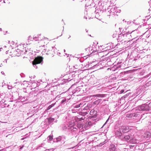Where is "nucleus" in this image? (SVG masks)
<instances>
[{
    "label": "nucleus",
    "mask_w": 151,
    "mask_h": 151,
    "mask_svg": "<svg viewBox=\"0 0 151 151\" xmlns=\"http://www.w3.org/2000/svg\"><path fill=\"white\" fill-rule=\"evenodd\" d=\"M43 145H43V144H41V145H40V146H38V147H37V148H39V147H43Z\"/></svg>",
    "instance_id": "31"
},
{
    "label": "nucleus",
    "mask_w": 151,
    "mask_h": 151,
    "mask_svg": "<svg viewBox=\"0 0 151 151\" xmlns=\"http://www.w3.org/2000/svg\"><path fill=\"white\" fill-rule=\"evenodd\" d=\"M70 37H71L70 35H69V37H68V39H69L70 38Z\"/></svg>",
    "instance_id": "39"
},
{
    "label": "nucleus",
    "mask_w": 151,
    "mask_h": 151,
    "mask_svg": "<svg viewBox=\"0 0 151 151\" xmlns=\"http://www.w3.org/2000/svg\"><path fill=\"white\" fill-rule=\"evenodd\" d=\"M68 102V101L65 98H63L61 101V104L64 105L66 104Z\"/></svg>",
    "instance_id": "14"
},
{
    "label": "nucleus",
    "mask_w": 151,
    "mask_h": 151,
    "mask_svg": "<svg viewBox=\"0 0 151 151\" xmlns=\"http://www.w3.org/2000/svg\"><path fill=\"white\" fill-rule=\"evenodd\" d=\"M40 35L39 34L38 35H37L35 36H34L33 37H32L31 36H29V40L32 41L35 40L36 41L41 40L42 39L39 37Z\"/></svg>",
    "instance_id": "7"
},
{
    "label": "nucleus",
    "mask_w": 151,
    "mask_h": 151,
    "mask_svg": "<svg viewBox=\"0 0 151 151\" xmlns=\"http://www.w3.org/2000/svg\"><path fill=\"white\" fill-rule=\"evenodd\" d=\"M66 139V137L64 135L60 136L54 139V141L58 142L60 141H64Z\"/></svg>",
    "instance_id": "6"
},
{
    "label": "nucleus",
    "mask_w": 151,
    "mask_h": 151,
    "mask_svg": "<svg viewBox=\"0 0 151 151\" xmlns=\"http://www.w3.org/2000/svg\"><path fill=\"white\" fill-rule=\"evenodd\" d=\"M1 73L2 74H3V75H4V72L3 71H1Z\"/></svg>",
    "instance_id": "36"
},
{
    "label": "nucleus",
    "mask_w": 151,
    "mask_h": 151,
    "mask_svg": "<svg viewBox=\"0 0 151 151\" xmlns=\"http://www.w3.org/2000/svg\"><path fill=\"white\" fill-rule=\"evenodd\" d=\"M5 60V62H6V63H7V60Z\"/></svg>",
    "instance_id": "40"
},
{
    "label": "nucleus",
    "mask_w": 151,
    "mask_h": 151,
    "mask_svg": "<svg viewBox=\"0 0 151 151\" xmlns=\"http://www.w3.org/2000/svg\"><path fill=\"white\" fill-rule=\"evenodd\" d=\"M135 110V112L134 113V117L139 118L140 116V114H139V110L137 109V108Z\"/></svg>",
    "instance_id": "13"
},
{
    "label": "nucleus",
    "mask_w": 151,
    "mask_h": 151,
    "mask_svg": "<svg viewBox=\"0 0 151 151\" xmlns=\"http://www.w3.org/2000/svg\"><path fill=\"white\" fill-rule=\"evenodd\" d=\"M101 10L100 8L99 9L98 8L96 10V11H95V12H96L97 13H99V12H101Z\"/></svg>",
    "instance_id": "27"
},
{
    "label": "nucleus",
    "mask_w": 151,
    "mask_h": 151,
    "mask_svg": "<svg viewBox=\"0 0 151 151\" xmlns=\"http://www.w3.org/2000/svg\"><path fill=\"white\" fill-rule=\"evenodd\" d=\"M2 65V64H1V65H0V67L1 66V65Z\"/></svg>",
    "instance_id": "45"
},
{
    "label": "nucleus",
    "mask_w": 151,
    "mask_h": 151,
    "mask_svg": "<svg viewBox=\"0 0 151 151\" xmlns=\"http://www.w3.org/2000/svg\"><path fill=\"white\" fill-rule=\"evenodd\" d=\"M86 32H88V30H87V29H86Z\"/></svg>",
    "instance_id": "37"
},
{
    "label": "nucleus",
    "mask_w": 151,
    "mask_h": 151,
    "mask_svg": "<svg viewBox=\"0 0 151 151\" xmlns=\"http://www.w3.org/2000/svg\"><path fill=\"white\" fill-rule=\"evenodd\" d=\"M78 121L81 122H82V121H84V119H85V117L84 116H83L81 117H80V116H78Z\"/></svg>",
    "instance_id": "18"
},
{
    "label": "nucleus",
    "mask_w": 151,
    "mask_h": 151,
    "mask_svg": "<svg viewBox=\"0 0 151 151\" xmlns=\"http://www.w3.org/2000/svg\"><path fill=\"white\" fill-rule=\"evenodd\" d=\"M2 49V48L1 47L0 48V50H1V49Z\"/></svg>",
    "instance_id": "44"
},
{
    "label": "nucleus",
    "mask_w": 151,
    "mask_h": 151,
    "mask_svg": "<svg viewBox=\"0 0 151 151\" xmlns=\"http://www.w3.org/2000/svg\"><path fill=\"white\" fill-rule=\"evenodd\" d=\"M125 40V37H124V34L121 33L118 35V37L117 39L119 41L121 42Z\"/></svg>",
    "instance_id": "10"
},
{
    "label": "nucleus",
    "mask_w": 151,
    "mask_h": 151,
    "mask_svg": "<svg viewBox=\"0 0 151 151\" xmlns=\"http://www.w3.org/2000/svg\"><path fill=\"white\" fill-rule=\"evenodd\" d=\"M116 149V146L113 144H111L109 146L110 151H115Z\"/></svg>",
    "instance_id": "11"
},
{
    "label": "nucleus",
    "mask_w": 151,
    "mask_h": 151,
    "mask_svg": "<svg viewBox=\"0 0 151 151\" xmlns=\"http://www.w3.org/2000/svg\"><path fill=\"white\" fill-rule=\"evenodd\" d=\"M80 125L79 124H78V125H77V127H80Z\"/></svg>",
    "instance_id": "38"
},
{
    "label": "nucleus",
    "mask_w": 151,
    "mask_h": 151,
    "mask_svg": "<svg viewBox=\"0 0 151 151\" xmlns=\"http://www.w3.org/2000/svg\"><path fill=\"white\" fill-rule=\"evenodd\" d=\"M148 3L149 4L150 6H151V0H150L149 1Z\"/></svg>",
    "instance_id": "34"
},
{
    "label": "nucleus",
    "mask_w": 151,
    "mask_h": 151,
    "mask_svg": "<svg viewBox=\"0 0 151 151\" xmlns=\"http://www.w3.org/2000/svg\"><path fill=\"white\" fill-rule=\"evenodd\" d=\"M53 136L49 135L48 137V139L49 140H51L52 139Z\"/></svg>",
    "instance_id": "26"
},
{
    "label": "nucleus",
    "mask_w": 151,
    "mask_h": 151,
    "mask_svg": "<svg viewBox=\"0 0 151 151\" xmlns=\"http://www.w3.org/2000/svg\"><path fill=\"white\" fill-rule=\"evenodd\" d=\"M87 114V112H81L80 113V114H81V115H82L83 116H84L85 115H86Z\"/></svg>",
    "instance_id": "25"
},
{
    "label": "nucleus",
    "mask_w": 151,
    "mask_h": 151,
    "mask_svg": "<svg viewBox=\"0 0 151 151\" xmlns=\"http://www.w3.org/2000/svg\"><path fill=\"white\" fill-rule=\"evenodd\" d=\"M68 129L71 130L72 132H76L77 129L76 128L74 127L73 126H71L68 128Z\"/></svg>",
    "instance_id": "15"
},
{
    "label": "nucleus",
    "mask_w": 151,
    "mask_h": 151,
    "mask_svg": "<svg viewBox=\"0 0 151 151\" xmlns=\"http://www.w3.org/2000/svg\"><path fill=\"white\" fill-rule=\"evenodd\" d=\"M110 13H112V14H113V13L114 14L116 13H120L121 10L118 7H114V8H111L110 10Z\"/></svg>",
    "instance_id": "8"
},
{
    "label": "nucleus",
    "mask_w": 151,
    "mask_h": 151,
    "mask_svg": "<svg viewBox=\"0 0 151 151\" xmlns=\"http://www.w3.org/2000/svg\"><path fill=\"white\" fill-rule=\"evenodd\" d=\"M54 150L53 148H51L50 149H47L45 150V151H53Z\"/></svg>",
    "instance_id": "29"
},
{
    "label": "nucleus",
    "mask_w": 151,
    "mask_h": 151,
    "mask_svg": "<svg viewBox=\"0 0 151 151\" xmlns=\"http://www.w3.org/2000/svg\"><path fill=\"white\" fill-rule=\"evenodd\" d=\"M5 60V62H6V63H7V60Z\"/></svg>",
    "instance_id": "41"
},
{
    "label": "nucleus",
    "mask_w": 151,
    "mask_h": 151,
    "mask_svg": "<svg viewBox=\"0 0 151 151\" xmlns=\"http://www.w3.org/2000/svg\"><path fill=\"white\" fill-rule=\"evenodd\" d=\"M132 32H126L124 34V37H125V40H124V42H125L127 41H129L130 40H132V37L130 33Z\"/></svg>",
    "instance_id": "4"
},
{
    "label": "nucleus",
    "mask_w": 151,
    "mask_h": 151,
    "mask_svg": "<svg viewBox=\"0 0 151 151\" xmlns=\"http://www.w3.org/2000/svg\"><path fill=\"white\" fill-rule=\"evenodd\" d=\"M148 105V106H149V108L150 107L151 108V102Z\"/></svg>",
    "instance_id": "32"
},
{
    "label": "nucleus",
    "mask_w": 151,
    "mask_h": 151,
    "mask_svg": "<svg viewBox=\"0 0 151 151\" xmlns=\"http://www.w3.org/2000/svg\"><path fill=\"white\" fill-rule=\"evenodd\" d=\"M122 132L119 130L115 132L116 136L119 137L122 141H125L132 144H136L138 142V140L136 138L134 135L132 134H128L127 135L122 134Z\"/></svg>",
    "instance_id": "1"
},
{
    "label": "nucleus",
    "mask_w": 151,
    "mask_h": 151,
    "mask_svg": "<svg viewBox=\"0 0 151 151\" xmlns=\"http://www.w3.org/2000/svg\"><path fill=\"white\" fill-rule=\"evenodd\" d=\"M127 116L128 117H134V113L128 114L127 115Z\"/></svg>",
    "instance_id": "19"
},
{
    "label": "nucleus",
    "mask_w": 151,
    "mask_h": 151,
    "mask_svg": "<svg viewBox=\"0 0 151 151\" xmlns=\"http://www.w3.org/2000/svg\"><path fill=\"white\" fill-rule=\"evenodd\" d=\"M84 106L83 103H81L78 104H74L73 106V108L72 109V111L75 110V109L78 108L79 107H82Z\"/></svg>",
    "instance_id": "9"
},
{
    "label": "nucleus",
    "mask_w": 151,
    "mask_h": 151,
    "mask_svg": "<svg viewBox=\"0 0 151 151\" xmlns=\"http://www.w3.org/2000/svg\"><path fill=\"white\" fill-rule=\"evenodd\" d=\"M144 136L145 139H148L150 137L151 133L149 132H146L144 134Z\"/></svg>",
    "instance_id": "12"
},
{
    "label": "nucleus",
    "mask_w": 151,
    "mask_h": 151,
    "mask_svg": "<svg viewBox=\"0 0 151 151\" xmlns=\"http://www.w3.org/2000/svg\"><path fill=\"white\" fill-rule=\"evenodd\" d=\"M137 109L139 111H147L149 110V106L148 104H142L137 107Z\"/></svg>",
    "instance_id": "3"
},
{
    "label": "nucleus",
    "mask_w": 151,
    "mask_h": 151,
    "mask_svg": "<svg viewBox=\"0 0 151 151\" xmlns=\"http://www.w3.org/2000/svg\"><path fill=\"white\" fill-rule=\"evenodd\" d=\"M118 35L117 34V32L116 31H115L114 33V34L112 35V37L113 38L116 37V36Z\"/></svg>",
    "instance_id": "24"
},
{
    "label": "nucleus",
    "mask_w": 151,
    "mask_h": 151,
    "mask_svg": "<svg viewBox=\"0 0 151 151\" xmlns=\"http://www.w3.org/2000/svg\"><path fill=\"white\" fill-rule=\"evenodd\" d=\"M64 52H65V50H64Z\"/></svg>",
    "instance_id": "43"
},
{
    "label": "nucleus",
    "mask_w": 151,
    "mask_h": 151,
    "mask_svg": "<svg viewBox=\"0 0 151 151\" xmlns=\"http://www.w3.org/2000/svg\"><path fill=\"white\" fill-rule=\"evenodd\" d=\"M35 77V76H33V78H34Z\"/></svg>",
    "instance_id": "46"
},
{
    "label": "nucleus",
    "mask_w": 151,
    "mask_h": 151,
    "mask_svg": "<svg viewBox=\"0 0 151 151\" xmlns=\"http://www.w3.org/2000/svg\"><path fill=\"white\" fill-rule=\"evenodd\" d=\"M93 96L97 97H104V96L103 95L98 94L96 95H94Z\"/></svg>",
    "instance_id": "23"
},
{
    "label": "nucleus",
    "mask_w": 151,
    "mask_h": 151,
    "mask_svg": "<svg viewBox=\"0 0 151 151\" xmlns=\"http://www.w3.org/2000/svg\"><path fill=\"white\" fill-rule=\"evenodd\" d=\"M1 29L0 28V31H1Z\"/></svg>",
    "instance_id": "47"
},
{
    "label": "nucleus",
    "mask_w": 151,
    "mask_h": 151,
    "mask_svg": "<svg viewBox=\"0 0 151 151\" xmlns=\"http://www.w3.org/2000/svg\"><path fill=\"white\" fill-rule=\"evenodd\" d=\"M4 47H6V46L5 45V46Z\"/></svg>",
    "instance_id": "42"
},
{
    "label": "nucleus",
    "mask_w": 151,
    "mask_h": 151,
    "mask_svg": "<svg viewBox=\"0 0 151 151\" xmlns=\"http://www.w3.org/2000/svg\"><path fill=\"white\" fill-rule=\"evenodd\" d=\"M91 1H87L85 5V6L88 7L89 6H91Z\"/></svg>",
    "instance_id": "16"
},
{
    "label": "nucleus",
    "mask_w": 151,
    "mask_h": 151,
    "mask_svg": "<svg viewBox=\"0 0 151 151\" xmlns=\"http://www.w3.org/2000/svg\"><path fill=\"white\" fill-rule=\"evenodd\" d=\"M52 49H53V47H52Z\"/></svg>",
    "instance_id": "48"
},
{
    "label": "nucleus",
    "mask_w": 151,
    "mask_h": 151,
    "mask_svg": "<svg viewBox=\"0 0 151 151\" xmlns=\"http://www.w3.org/2000/svg\"><path fill=\"white\" fill-rule=\"evenodd\" d=\"M95 80H94V81L93 82V83H94V84H96L97 83V82L96 81V79H95Z\"/></svg>",
    "instance_id": "33"
},
{
    "label": "nucleus",
    "mask_w": 151,
    "mask_h": 151,
    "mask_svg": "<svg viewBox=\"0 0 151 151\" xmlns=\"http://www.w3.org/2000/svg\"><path fill=\"white\" fill-rule=\"evenodd\" d=\"M12 86L8 85V88L9 89H11L12 88Z\"/></svg>",
    "instance_id": "30"
},
{
    "label": "nucleus",
    "mask_w": 151,
    "mask_h": 151,
    "mask_svg": "<svg viewBox=\"0 0 151 151\" xmlns=\"http://www.w3.org/2000/svg\"><path fill=\"white\" fill-rule=\"evenodd\" d=\"M102 101V99H98L94 102V103L95 104L98 105L99 103H101Z\"/></svg>",
    "instance_id": "17"
},
{
    "label": "nucleus",
    "mask_w": 151,
    "mask_h": 151,
    "mask_svg": "<svg viewBox=\"0 0 151 151\" xmlns=\"http://www.w3.org/2000/svg\"><path fill=\"white\" fill-rule=\"evenodd\" d=\"M43 61V58L42 57L40 56L36 58L32 62V65L33 66L36 68L37 67V65Z\"/></svg>",
    "instance_id": "2"
},
{
    "label": "nucleus",
    "mask_w": 151,
    "mask_h": 151,
    "mask_svg": "<svg viewBox=\"0 0 151 151\" xmlns=\"http://www.w3.org/2000/svg\"><path fill=\"white\" fill-rule=\"evenodd\" d=\"M55 103L52 104L51 105H50L48 107L47 109V110H49L51 108H52L55 105Z\"/></svg>",
    "instance_id": "21"
},
{
    "label": "nucleus",
    "mask_w": 151,
    "mask_h": 151,
    "mask_svg": "<svg viewBox=\"0 0 151 151\" xmlns=\"http://www.w3.org/2000/svg\"><path fill=\"white\" fill-rule=\"evenodd\" d=\"M67 128V127L66 126L63 125L62 127V129L63 130H64L66 129Z\"/></svg>",
    "instance_id": "28"
},
{
    "label": "nucleus",
    "mask_w": 151,
    "mask_h": 151,
    "mask_svg": "<svg viewBox=\"0 0 151 151\" xmlns=\"http://www.w3.org/2000/svg\"><path fill=\"white\" fill-rule=\"evenodd\" d=\"M147 113L143 114L141 115V117L140 119H144L146 117V115Z\"/></svg>",
    "instance_id": "22"
},
{
    "label": "nucleus",
    "mask_w": 151,
    "mask_h": 151,
    "mask_svg": "<svg viewBox=\"0 0 151 151\" xmlns=\"http://www.w3.org/2000/svg\"><path fill=\"white\" fill-rule=\"evenodd\" d=\"M120 92H121V93H122L124 92V90H122L120 91Z\"/></svg>",
    "instance_id": "35"
},
{
    "label": "nucleus",
    "mask_w": 151,
    "mask_h": 151,
    "mask_svg": "<svg viewBox=\"0 0 151 151\" xmlns=\"http://www.w3.org/2000/svg\"><path fill=\"white\" fill-rule=\"evenodd\" d=\"M119 130L122 133H125L129 131V128L127 126H123L119 127Z\"/></svg>",
    "instance_id": "5"
},
{
    "label": "nucleus",
    "mask_w": 151,
    "mask_h": 151,
    "mask_svg": "<svg viewBox=\"0 0 151 151\" xmlns=\"http://www.w3.org/2000/svg\"><path fill=\"white\" fill-rule=\"evenodd\" d=\"M48 122L50 123H52L55 120V119L53 118H49L48 119Z\"/></svg>",
    "instance_id": "20"
}]
</instances>
